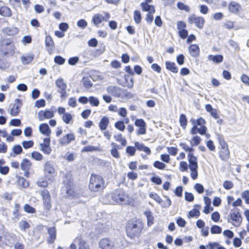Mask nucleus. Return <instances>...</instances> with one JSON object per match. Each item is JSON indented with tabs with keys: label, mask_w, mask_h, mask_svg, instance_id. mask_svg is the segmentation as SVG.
Wrapping results in <instances>:
<instances>
[{
	"label": "nucleus",
	"mask_w": 249,
	"mask_h": 249,
	"mask_svg": "<svg viewBox=\"0 0 249 249\" xmlns=\"http://www.w3.org/2000/svg\"><path fill=\"white\" fill-rule=\"evenodd\" d=\"M31 157L36 160L40 161L42 159L43 156L38 152L34 151L31 153Z\"/></svg>",
	"instance_id": "nucleus-41"
},
{
	"label": "nucleus",
	"mask_w": 249,
	"mask_h": 249,
	"mask_svg": "<svg viewBox=\"0 0 249 249\" xmlns=\"http://www.w3.org/2000/svg\"><path fill=\"white\" fill-rule=\"evenodd\" d=\"M82 83L83 84L84 87L87 89H89L93 86V83L91 79L88 77H83L82 79Z\"/></svg>",
	"instance_id": "nucleus-28"
},
{
	"label": "nucleus",
	"mask_w": 249,
	"mask_h": 249,
	"mask_svg": "<svg viewBox=\"0 0 249 249\" xmlns=\"http://www.w3.org/2000/svg\"><path fill=\"white\" fill-rule=\"evenodd\" d=\"M89 101L93 106L97 107L99 105V100L94 96H90L89 98Z\"/></svg>",
	"instance_id": "nucleus-43"
},
{
	"label": "nucleus",
	"mask_w": 249,
	"mask_h": 249,
	"mask_svg": "<svg viewBox=\"0 0 249 249\" xmlns=\"http://www.w3.org/2000/svg\"><path fill=\"white\" fill-rule=\"evenodd\" d=\"M140 5L143 11L148 12V13L155 12V7L152 5H149L146 2H142Z\"/></svg>",
	"instance_id": "nucleus-18"
},
{
	"label": "nucleus",
	"mask_w": 249,
	"mask_h": 249,
	"mask_svg": "<svg viewBox=\"0 0 249 249\" xmlns=\"http://www.w3.org/2000/svg\"><path fill=\"white\" fill-rule=\"evenodd\" d=\"M22 105L21 101L19 99H16L15 100V103L13 105V108L11 109L10 114L13 116H16L20 112V108Z\"/></svg>",
	"instance_id": "nucleus-7"
},
{
	"label": "nucleus",
	"mask_w": 249,
	"mask_h": 249,
	"mask_svg": "<svg viewBox=\"0 0 249 249\" xmlns=\"http://www.w3.org/2000/svg\"><path fill=\"white\" fill-rule=\"evenodd\" d=\"M38 118L40 121H43L45 119H51L54 116L53 111L46 110L45 111H40L38 114Z\"/></svg>",
	"instance_id": "nucleus-8"
},
{
	"label": "nucleus",
	"mask_w": 249,
	"mask_h": 249,
	"mask_svg": "<svg viewBox=\"0 0 249 249\" xmlns=\"http://www.w3.org/2000/svg\"><path fill=\"white\" fill-rule=\"evenodd\" d=\"M74 241L78 244L79 248H84L89 247L88 246L86 245V241L80 236H77Z\"/></svg>",
	"instance_id": "nucleus-30"
},
{
	"label": "nucleus",
	"mask_w": 249,
	"mask_h": 249,
	"mask_svg": "<svg viewBox=\"0 0 249 249\" xmlns=\"http://www.w3.org/2000/svg\"><path fill=\"white\" fill-rule=\"evenodd\" d=\"M191 122L193 124H197V125H200L202 126V124H205V121L204 119H203L202 118L200 117V118H198L197 120H192L191 121Z\"/></svg>",
	"instance_id": "nucleus-50"
},
{
	"label": "nucleus",
	"mask_w": 249,
	"mask_h": 249,
	"mask_svg": "<svg viewBox=\"0 0 249 249\" xmlns=\"http://www.w3.org/2000/svg\"><path fill=\"white\" fill-rule=\"evenodd\" d=\"M72 119V115L68 112H66V113H64V115H63L62 119L63 121L67 124H69Z\"/></svg>",
	"instance_id": "nucleus-40"
},
{
	"label": "nucleus",
	"mask_w": 249,
	"mask_h": 249,
	"mask_svg": "<svg viewBox=\"0 0 249 249\" xmlns=\"http://www.w3.org/2000/svg\"><path fill=\"white\" fill-rule=\"evenodd\" d=\"M105 180L99 175L91 174L89 183V189L92 192H98L105 188Z\"/></svg>",
	"instance_id": "nucleus-2"
},
{
	"label": "nucleus",
	"mask_w": 249,
	"mask_h": 249,
	"mask_svg": "<svg viewBox=\"0 0 249 249\" xmlns=\"http://www.w3.org/2000/svg\"><path fill=\"white\" fill-rule=\"evenodd\" d=\"M21 121L18 119H12L10 122V125L15 126H19L20 125Z\"/></svg>",
	"instance_id": "nucleus-63"
},
{
	"label": "nucleus",
	"mask_w": 249,
	"mask_h": 249,
	"mask_svg": "<svg viewBox=\"0 0 249 249\" xmlns=\"http://www.w3.org/2000/svg\"><path fill=\"white\" fill-rule=\"evenodd\" d=\"M56 86L59 89L58 92L59 91H63L66 90L67 88V85L64 82L63 79L58 78L55 82Z\"/></svg>",
	"instance_id": "nucleus-22"
},
{
	"label": "nucleus",
	"mask_w": 249,
	"mask_h": 249,
	"mask_svg": "<svg viewBox=\"0 0 249 249\" xmlns=\"http://www.w3.org/2000/svg\"><path fill=\"white\" fill-rule=\"evenodd\" d=\"M220 217V214L217 212H213V213H212L211 215L212 219L215 222H217V221H219Z\"/></svg>",
	"instance_id": "nucleus-64"
},
{
	"label": "nucleus",
	"mask_w": 249,
	"mask_h": 249,
	"mask_svg": "<svg viewBox=\"0 0 249 249\" xmlns=\"http://www.w3.org/2000/svg\"><path fill=\"white\" fill-rule=\"evenodd\" d=\"M188 21L190 24L194 23L199 29L203 28L205 19L202 17H197L195 14H192L188 17Z\"/></svg>",
	"instance_id": "nucleus-4"
},
{
	"label": "nucleus",
	"mask_w": 249,
	"mask_h": 249,
	"mask_svg": "<svg viewBox=\"0 0 249 249\" xmlns=\"http://www.w3.org/2000/svg\"><path fill=\"white\" fill-rule=\"evenodd\" d=\"M149 196L151 198L154 199L159 204H160L162 201V200L160 197L156 193L151 192L149 193Z\"/></svg>",
	"instance_id": "nucleus-39"
},
{
	"label": "nucleus",
	"mask_w": 249,
	"mask_h": 249,
	"mask_svg": "<svg viewBox=\"0 0 249 249\" xmlns=\"http://www.w3.org/2000/svg\"><path fill=\"white\" fill-rule=\"evenodd\" d=\"M189 166L190 170L197 169L198 165L197 159L189 160Z\"/></svg>",
	"instance_id": "nucleus-32"
},
{
	"label": "nucleus",
	"mask_w": 249,
	"mask_h": 249,
	"mask_svg": "<svg viewBox=\"0 0 249 249\" xmlns=\"http://www.w3.org/2000/svg\"><path fill=\"white\" fill-rule=\"evenodd\" d=\"M0 15L5 17H10L12 15V13L8 7L2 6L0 8Z\"/></svg>",
	"instance_id": "nucleus-19"
},
{
	"label": "nucleus",
	"mask_w": 249,
	"mask_h": 249,
	"mask_svg": "<svg viewBox=\"0 0 249 249\" xmlns=\"http://www.w3.org/2000/svg\"><path fill=\"white\" fill-rule=\"evenodd\" d=\"M128 196L124 191L121 189H117L113 192L106 195L103 198V202L105 204H124L127 201Z\"/></svg>",
	"instance_id": "nucleus-1"
},
{
	"label": "nucleus",
	"mask_w": 249,
	"mask_h": 249,
	"mask_svg": "<svg viewBox=\"0 0 249 249\" xmlns=\"http://www.w3.org/2000/svg\"><path fill=\"white\" fill-rule=\"evenodd\" d=\"M98 148L93 145H88L84 147L81 150L82 152H88L97 151Z\"/></svg>",
	"instance_id": "nucleus-37"
},
{
	"label": "nucleus",
	"mask_w": 249,
	"mask_h": 249,
	"mask_svg": "<svg viewBox=\"0 0 249 249\" xmlns=\"http://www.w3.org/2000/svg\"><path fill=\"white\" fill-rule=\"evenodd\" d=\"M104 20H105V18L101 14H97L92 18V21L94 24L97 25Z\"/></svg>",
	"instance_id": "nucleus-29"
},
{
	"label": "nucleus",
	"mask_w": 249,
	"mask_h": 249,
	"mask_svg": "<svg viewBox=\"0 0 249 249\" xmlns=\"http://www.w3.org/2000/svg\"><path fill=\"white\" fill-rule=\"evenodd\" d=\"M217 139L220 145V148L228 147V146L227 143L226 142L224 141V140L221 136H218Z\"/></svg>",
	"instance_id": "nucleus-53"
},
{
	"label": "nucleus",
	"mask_w": 249,
	"mask_h": 249,
	"mask_svg": "<svg viewBox=\"0 0 249 249\" xmlns=\"http://www.w3.org/2000/svg\"><path fill=\"white\" fill-rule=\"evenodd\" d=\"M20 208V204L19 203H16L14 207V210L13 212V214L15 215V217L18 218L19 215V213H18L19 209Z\"/></svg>",
	"instance_id": "nucleus-58"
},
{
	"label": "nucleus",
	"mask_w": 249,
	"mask_h": 249,
	"mask_svg": "<svg viewBox=\"0 0 249 249\" xmlns=\"http://www.w3.org/2000/svg\"><path fill=\"white\" fill-rule=\"evenodd\" d=\"M136 152V147L131 146H128L126 148V152L129 154L130 156H134Z\"/></svg>",
	"instance_id": "nucleus-59"
},
{
	"label": "nucleus",
	"mask_w": 249,
	"mask_h": 249,
	"mask_svg": "<svg viewBox=\"0 0 249 249\" xmlns=\"http://www.w3.org/2000/svg\"><path fill=\"white\" fill-rule=\"evenodd\" d=\"M48 144H40V150L42 151L46 154H49L52 149Z\"/></svg>",
	"instance_id": "nucleus-31"
},
{
	"label": "nucleus",
	"mask_w": 249,
	"mask_h": 249,
	"mask_svg": "<svg viewBox=\"0 0 249 249\" xmlns=\"http://www.w3.org/2000/svg\"><path fill=\"white\" fill-rule=\"evenodd\" d=\"M48 233L49 237L47 239L49 244H52L56 239V230L55 227H50L48 228Z\"/></svg>",
	"instance_id": "nucleus-10"
},
{
	"label": "nucleus",
	"mask_w": 249,
	"mask_h": 249,
	"mask_svg": "<svg viewBox=\"0 0 249 249\" xmlns=\"http://www.w3.org/2000/svg\"><path fill=\"white\" fill-rule=\"evenodd\" d=\"M177 7L179 9L181 10H184L187 12H189L190 11V7L184 4L182 2H178Z\"/></svg>",
	"instance_id": "nucleus-44"
},
{
	"label": "nucleus",
	"mask_w": 249,
	"mask_h": 249,
	"mask_svg": "<svg viewBox=\"0 0 249 249\" xmlns=\"http://www.w3.org/2000/svg\"><path fill=\"white\" fill-rule=\"evenodd\" d=\"M87 22L84 19H81L77 22V26L82 29H85L87 26Z\"/></svg>",
	"instance_id": "nucleus-54"
},
{
	"label": "nucleus",
	"mask_w": 249,
	"mask_h": 249,
	"mask_svg": "<svg viewBox=\"0 0 249 249\" xmlns=\"http://www.w3.org/2000/svg\"><path fill=\"white\" fill-rule=\"evenodd\" d=\"M18 226L21 230L25 231L30 228V224L25 220H21L18 223Z\"/></svg>",
	"instance_id": "nucleus-36"
},
{
	"label": "nucleus",
	"mask_w": 249,
	"mask_h": 249,
	"mask_svg": "<svg viewBox=\"0 0 249 249\" xmlns=\"http://www.w3.org/2000/svg\"><path fill=\"white\" fill-rule=\"evenodd\" d=\"M223 187L226 190H230L233 188V184L231 181L226 180L223 183Z\"/></svg>",
	"instance_id": "nucleus-57"
},
{
	"label": "nucleus",
	"mask_w": 249,
	"mask_h": 249,
	"mask_svg": "<svg viewBox=\"0 0 249 249\" xmlns=\"http://www.w3.org/2000/svg\"><path fill=\"white\" fill-rule=\"evenodd\" d=\"M135 125L139 127V128L137 130V134L138 135H143L146 134V123L142 119H137L135 121Z\"/></svg>",
	"instance_id": "nucleus-5"
},
{
	"label": "nucleus",
	"mask_w": 249,
	"mask_h": 249,
	"mask_svg": "<svg viewBox=\"0 0 249 249\" xmlns=\"http://www.w3.org/2000/svg\"><path fill=\"white\" fill-rule=\"evenodd\" d=\"M211 232L212 234H219L222 232V228L217 225H213L211 229Z\"/></svg>",
	"instance_id": "nucleus-42"
},
{
	"label": "nucleus",
	"mask_w": 249,
	"mask_h": 249,
	"mask_svg": "<svg viewBox=\"0 0 249 249\" xmlns=\"http://www.w3.org/2000/svg\"><path fill=\"white\" fill-rule=\"evenodd\" d=\"M144 214L147 217V225L148 226L151 225L153 223L154 217L150 211H147L144 212Z\"/></svg>",
	"instance_id": "nucleus-34"
},
{
	"label": "nucleus",
	"mask_w": 249,
	"mask_h": 249,
	"mask_svg": "<svg viewBox=\"0 0 249 249\" xmlns=\"http://www.w3.org/2000/svg\"><path fill=\"white\" fill-rule=\"evenodd\" d=\"M240 8V5L235 1H231L229 5V11L233 13L238 12Z\"/></svg>",
	"instance_id": "nucleus-21"
},
{
	"label": "nucleus",
	"mask_w": 249,
	"mask_h": 249,
	"mask_svg": "<svg viewBox=\"0 0 249 249\" xmlns=\"http://www.w3.org/2000/svg\"><path fill=\"white\" fill-rule=\"evenodd\" d=\"M45 45L47 47H50L47 49L49 53L51 54L54 48V43L52 37L50 36H47L45 39Z\"/></svg>",
	"instance_id": "nucleus-13"
},
{
	"label": "nucleus",
	"mask_w": 249,
	"mask_h": 249,
	"mask_svg": "<svg viewBox=\"0 0 249 249\" xmlns=\"http://www.w3.org/2000/svg\"><path fill=\"white\" fill-rule=\"evenodd\" d=\"M200 215V212L196 209H193L189 212V216L191 217H198Z\"/></svg>",
	"instance_id": "nucleus-62"
},
{
	"label": "nucleus",
	"mask_w": 249,
	"mask_h": 249,
	"mask_svg": "<svg viewBox=\"0 0 249 249\" xmlns=\"http://www.w3.org/2000/svg\"><path fill=\"white\" fill-rule=\"evenodd\" d=\"M31 166V162L27 159H24L21 163V168L23 171L29 170Z\"/></svg>",
	"instance_id": "nucleus-25"
},
{
	"label": "nucleus",
	"mask_w": 249,
	"mask_h": 249,
	"mask_svg": "<svg viewBox=\"0 0 249 249\" xmlns=\"http://www.w3.org/2000/svg\"><path fill=\"white\" fill-rule=\"evenodd\" d=\"M230 217L231 219L237 223L238 226L240 225L242 222V216L240 213L236 210L235 212L230 213Z\"/></svg>",
	"instance_id": "nucleus-14"
},
{
	"label": "nucleus",
	"mask_w": 249,
	"mask_h": 249,
	"mask_svg": "<svg viewBox=\"0 0 249 249\" xmlns=\"http://www.w3.org/2000/svg\"><path fill=\"white\" fill-rule=\"evenodd\" d=\"M189 51L191 55L194 57H196L199 54V48L196 44L191 45L189 48Z\"/></svg>",
	"instance_id": "nucleus-12"
},
{
	"label": "nucleus",
	"mask_w": 249,
	"mask_h": 249,
	"mask_svg": "<svg viewBox=\"0 0 249 249\" xmlns=\"http://www.w3.org/2000/svg\"><path fill=\"white\" fill-rule=\"evenodd\" d=\"M75 140V136L73 134H68L63 137L60 141V143L64 145L70 143L71 141Z\"/></svg>",
	"instance_id": "nucleus-11"
},
{
	"label": "nucleus",
	"mask_w": 249,
	"mask_h": 249,
	"mask_svg": "<svg viewBox=\"0 0 249 249\" xmlns=\"http://www.w3.org/2000/svg\"><path fill=\"white\" fill-rule=\"evenodd\" d=\"M134 19L137 24L141 22L142 19L141 14L139 11L136 10L134 12Z\"/></svg>",
	"instance_id": "nucleus-38"
},
{
	"label": "nucleus",
	"mask_w": 249,
	"mask_h": 249,
	"mask_svg": "<svg viewBox=\"0 0 249 249\" xmlns=\"http://www.w3.org/2000/svg\"><path fill=\"white\" fill-rule=\"evenodd\" d=\"M45 173L53 176L55 174V169L52 163L48 161L46 163L44 167Z\"/></svg>",
	"instance_id": "nucleus-17"
},
{
	"label": "nucleus",
	"mask_w": 249,
	"mask_h": 249,
	"mask_svg": "<svg viewBox=\"0 0 249 249\" xmlns=\"http://www.w3.org/2000/svg\"><path fill=\"white\" fill-rule=\"evenodd\" d=\"M185 199L189 202H192L194 200V196L191 193L185 192Z\"/></svg>",
	"instance_id": "nucleus-56"
},
{
	"label": "nucleus",
	"mask_w": 249,
	"mask_h": 249,
	"mask_svg": "<svg viewBox=\"0 0 249 249\" xmlns=\"http://www.w3.org/2000/svg\"><path fill=\"white\" fill-rule=\"evenodd\" d=\"M208 58L209 60H212L217 64L222 62L223 60V56L221 54L215 55L210 54L208 56Z\"/></svg>",
	"instance_id": "nucleus-24"
},
{
	"label": "nucleus",
	"mask_w": 249,
	"mask_h": 249,
	"mask_svg": "<svg viewBox=\"0 0 249 249\" xmlns=\"http://www.w3.org/2000/svg\"><path fill=\"white\" fill-rule=\"evenodd\" d=\"M34 58V55L33 54H30L27 56H22L21 57V61L24 65L29 64Z\"/></svg>",
	"instance_id": "nucleus-26"
},
{
	"label": "nucleus",
	"mask_w": 249,
	"mask_h": 249,
	"mask_svg": "<svg viewBox=\"0 0 249 249\" xmlns=\"http://www.w3.org/2000/svg\"><path fill=\"white\" fill-rule=\"evenodd\" d=\"M99 246L102 249H112L113 244L108 239L103 238L100 241Z\"/></svg>",
	"instance_id": "nucleus-9"
},
{
	"label": "nucleus",
	"mask_w": 249,
	"mask_h": 249,
	"mask_svg": "<svg viewBox=\"0 0 249 249\" xmlns=\"http://www.w3.org/2000/svg\"><path fill=\"white\" fill-rule=\"evenodd\" d=\"M179 145L185 151L190 152H193L194 151V149L193 148L189 147L188 145H187L185 143L180 142L179 143Z\"/></svg>",
	"instance_id": "nucleus-49"
},
{
	"label": "nucleus",
	"mask_w": 249,
	"mask_h": 249,
	"mask_svg": "<svg viewBox=\"0 0 249 249\" xmlns=\"http://www.w3.org/2000/svg\"><path fill=\"white\" fill-rule=\"evenodd\" d=\"M24 210L25 212L28 213H34L36 212V210L34 208L31 207L28 204H26L24 206Z\"/></svg>",
	"instance_id": "nucleus-45"
},
{
	"label": "nucleus",
	"mask_w": 249,
	"mask_h": 249,
	"mask_svg": "<svg viewBox=\"0 0 249 249\" xmlns=\"http://www.w3.org/2000/svg\"><path fill=\"white\" fill-rule=\"evenodd\" d=\"M195 189L199 194H201L204 192L203 186L200 183H196L194 186Z\"/></svg>",
	"instance_id": "nucleus-61"
},
{
	"label": "nucleus",
	"mask_w": 249,
	"mask_h": 249,
	"mask_svg": "<svg viewBox=\"0 0 249 249\" xmlns=\"http://www.w3.org/2000/svg\"><path fill=\"white\" fill-rule=\"evenodd\" d=\"M154 166L159 169L163 170L165 168V164L159 160L155 161L153 163Z\"/></svg>",
	"instance_id": "nucleus-47"
},
{
	"label": "nucleus",
	"mask_w": 249,
	"mask_h": 249,
	"mask_svg": "<svg viewBox=\"0 0 249 249\" xmlns=\"http://www.w3.org/2000/svg\"><path fill=\"white\" fill-rule=\"evenodd\" d=\"M201 141L200 137L198 136H194L192 139V141L190 142L191 145L192 146L198 145Z\"/></svg>",
	"instance_id": "nucleus-48"
},
{
	"label": "nucleus",
	"mask_w": 249,
	"mask_h": 249,
	"mask_svg": "<svg viewBox=\"0 0 249 249\" xmlns=\"http://www.w3.org/2000/svg\"><path fill=\"white\" fill-rule=\"evenodd\" d=\"M109 119L107 117H103L100 120L99 124L100 129L102 130H106L109 124Z\"/></svg>",
	"instance_id": "nucleus-23"
},
{
	"label": "nucleus",
	"mask_w": 249,
	"mask_h": 249,
	"mask_svg": "<svg viewBox=\"0 0 249 249\" xmlns=\"http://www.w3.org/2000/svg\"><path fill=\"white\" fill-rule=\"evenodd\" d=\"M54 61L58 65H62L65 63V59L61 56L57 55L54 57Z\"/></svg>",
	"instance_id": "nucleus-51"
},
{
	"label": "nucleus",
	"mask_w": 249,
	"mask_h": 249,
	"mask_svg": "<svg viewBox=\"0 0 249 249\" xmlns=\"http://www.w3.org/2000/svg\"><path fill=\"white\" fill-rule=\"evenodd\" d=\"M12 150L13 153H11L10 154L11 157H15L16 155L21 154L23 151L22 147L19 144L14 146Z\"/></svg>",
	"instance_id": "nucleus-27"
},
{
	"label": "nucleus",
	"mask_w": 249,
	"mask_h": 249,
	"mask_svg": "<svg viewBox=\"0 0 249 249\" xmlns=\"http://www.w3.org/2000/svg\"><path fill=\"white\" fill-rule=\"evenodd\" d=\"M166 68L173 73L178 72V68L174 62L166 61L165 62Z\"/></svg>",
	"instance_id": "nucleus-20"
},
{
	"label": "nucleus",
	"mask_w": 249,
	"mask_h": 249,
	"mask_svg": "<svg viewBox=\"0 0 249 249\" xmlns=\"http://www.w3.org/2000/svg\"><path fill=\"white\" fill-rule=\"evenodd\" d=\"M106 91L108 94L112 96L120 97H121V92L123 91V89L116 86H110L106 88Z\"/></svg>",
	"instance_id": "nucleus-6"
},
{
	"label": "nucleus",
	"mask_w": 249,
	"mask_h": 249,
	"mask_svg": "<svg viewBox=\"0 0 249 249\" xmlns=\"http://www.w3.org/2000/svg\"><path fill=\"white\" fill-rule=\"evenodd\" d=\"M219 157L223 161H226L230 157V151L228 147L220 148Z\"/></svg>",
	"instance_id": "nucleus-16"
},
{
	"label": "nucleus",
	"mask_w": 249,
	"mask_h": 249,
	"mask_svg": "<svg viewBox=\"0 0 249 249\" xmlns=\"http://www.w3.org/2000/svg\"><path fill=\"white\" fill-rule=\"evenodd\" d=\"M115 126L117 129L122 131H123L125 129V125L122 121H119L116 122L115 124Z\"/></svg>",
	"instance_id": "nucleus-46"
},
{
	"label": "nucleus",
	"mask_w": 249,
	"mask_h": 249,
	"mask_svg": "<svg viewBox=\"0 0 249 249\" xmlns=\"http://www.w3.org/2000/svg\"><path fill=\"white\" fill-rule=\"evenodd\" d=\"M142 231V228L137 224L128 223L126 227L127 235L131 239L138 237Z\"/></svg>",
	"instance_id": "nucleus-3"
},
{
	"label": "nucleus",
	"mask_w": 249,
	"mask_h": 249,
	"mask_svg": "<svg viewBox=\"0 0 249 249\" xmlns=\"http://www.w3.org/2000/svg\"><path fill=\"white\" fill-rule=\"evenodd\" d=\"M121 96H124L127 98L130 99L133 97V95L131 92L128 91L126 89H123V91L121 92Z\"/></svg>",
	"instance_id": "nucleus-55"
},
{
	"label": "nucleus",
	"mask_w": 249,
	"mask_h": 249,
	"mask_svg": "<svg viewBox=\"0 0 249 249\" xmlns=\"http://www.w3.org/2000/svg\"><path fill=\"white\" fill-rule=\"evenodd\" d=\"M18 185L23 188L28 187L29 185L28 181H27L24 178L19 177L18 178Z\"/></svg>",
	"instance_id": "nucleus-33"
},
{
	"label": "nucleus",
	"mask_w": 249,
	"mask_h": 249,
	"mask_svg": "<svg viewBox=\"0 0 249 249\" xmlns=\"http://www.w3.org/2000/svg\"><path fill=\"white\" fill-rule=\"evenodd\" d=\"M39 130L41 134L47 136H50L51 132V130L48 124L46 123L39 125Z\"/></svg>",
	"instance_id": "nucleus-15"
},
{
	"label": "nucleus",
	"mask_w": 249,
	"mask_h": 249,
	"mask_svg": "<svg viewBox=\"0 0 249 249\" xmlns=\"http://www.w3.org/2000/svg\"><path fill=\"white\" fill-rule=\"evenodd\" d=\"M22 146L25 149H28L32 147L34 145V142L33 141H23L22 142Z\"/></svg>",
	"instance_id": "nucleus-52"
},
{
	"label": "nucleus",
	"mask_w": 249,
	"mask_h": 249,
	"mask_svg": "<svg viewBox=\"0 0 249 249\" xmlns=\"http://www.w3.org/2000/svg\"><path fill=\"white\" fill-rule=\"evenodd\" d=\"M179 123L180 125L183 128H185L187 125V120L186 118V116L184 114H181L180 115L179 117Z\"/></svg>",
	"instance_id": "nucleus-35"
},
{
	"label": "nucleus",
	"mask_w": 249,
	"mask_h": 249,
	"mask_svg": "<svg viewBox=\"0 0 249 249\" xmlns=\"http://www.w3.org/2000/svg\"><path fill=\"white\" fill-rule=\"evenodd\" d=\"M41 195L42 196L43 200L51 199V195L49 191L47 190H44L41 191Z\"/></svg>",
	"instance_id": "nucleus-60"
}]
</instances>
